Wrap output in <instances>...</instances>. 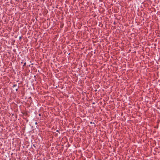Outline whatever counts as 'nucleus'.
I'll list each match as a JSON object with an SVG mask.
<instances>
[{
	"label": "nucleus",
	"instance_id": "1",
	"mask_svg": "<svg viewBox=\"0 0 160 160\" xmlns=\"http://www.w3.org/2000/svg\"><path fill=\"white\" fill-rule=\"evenodd\" d=\"M92 107L93 108H94L96 107V106L93 105L92 106Z\"/></svg>",
	"mask_w": 160,
	"mask_h": 160
},
{
	"label": "nucleus",
	"instance_id": "2",
	"mask_svg": "<svg viewBox=\"0 0 160 160\" xmlns=\"http://www.w3.org/2000/svg\"><path fill=\"white\" fill-rule=\"evenodd\" d=\"M95 102H93L92 103V104L93 105H94V104H95Z\"/></svg>",
	"mask_w": 160,
	"mask_h": 160
},
{
	"label": "nucleus",
	"instance_id": "4",
	"mask_svg": "<svg viewBox=\"0 0 160 160\" xmlns=\"http://www.w3.org/2000/svg\"><path fill=\"white\" fill-rule=\"evenodd\" d=\"M16 91H18V89H16Z\"/></svg>",
	"mask_w": 160,
	"mask_h": 160
},
{
	"label": "nucleus",
	"instance_id": "6",
	"mask_svg": "<svg viewBox=\"0 0 160 160\" xmlns=\"http://www.w3.org/2000/svg\"><path fill=\"white\" fill-rule=\"evenodd\" d=\"M35 124H37V122H36L35 123Z\"/></svg>",
	"mask_w": 160,
	"mask_h": 160
},
{
	"label": "nucleus",
	"instance_id": "5",
	"mask_svg": "<svg viewBox=\"0 0 160 160\" xmlns=\"http://www.w3.org/2000/svg\"><path fill=\"white\" fill-rule=\"evenodd\" d=\"M90 123H91V124H92V122H90ZM93 124H94V123H93Z\"/></svg>",
	"mask_w": 160,
	"mask_h": 160
},
{
	"label": "nucleus",
	"instance_id": "3",
	"mask_svg": "<svg viewBox=\"0 0 160 160\" xmlns=\"http://www.w3.org/2000/svg\"><path fill=\"white\" fill-rule=\"evenodd\" d=\"M16 86V85L14 84V85H13V87H15Z\"/></svg>",
	"mask_w": 160,
	"mask_h": 160
}]
</instances>
